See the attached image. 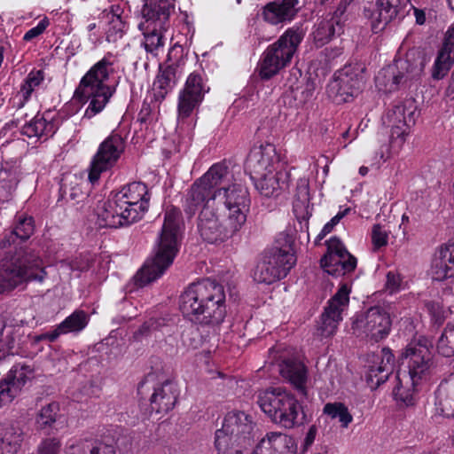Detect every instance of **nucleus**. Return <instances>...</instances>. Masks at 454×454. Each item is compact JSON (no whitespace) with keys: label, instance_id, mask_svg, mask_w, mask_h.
<instances>
[{"label":"nucleus","instance_id":"nucleus-1","mask_svg":"<svg viewBox=\"0 0 454 454\" xmlns=\"http://www.w3.org/2000/svg\"><path fill=\"white\" fill-rule=\"evenodd\" d=\"M224 163L213 164L188 189L183 208L188 218L200 210L197 231L209 244L223 243L236 236L247 223L251 199L247 187L232 181Z\"/></svg>","mask_w":454,"mask_h":454},{"label":"nucleus","instance_id":"nucleus-2","mask_svg":"<svg viewBox=\"0 0 454 454\" xmlns=\"http://www.w3.org/2000/svg\"><path fill=\"white\" fill-rule=\"evenodd\" d=\"M35 230V219L27 212H17L11 231L0 236V294L12 292L32 280L43 281L46 276L40 255L22 244Z\"/></svg>","mask_w":454,"mask_h":454},{"label":"nucleus","instance_id":"nucleus-3","mask_svg":"<svg viewBox=\"0 0 454 454\" xmlns=\"http://www.w3.org/2000/svg\"><path fill=\"white\" fill-rule=\"evenodd\" d=\"M223 285L205 278L192 282L182 293L180 310L185 317L208 326L213 332L223 322L227 310Z\"/></svg>","mask_w":454,"mask_h":454},{"label":"nucleus","instance_id":"nucleus-4","mask_svg":"<svg viewBox=\"0 0 454 454\" xmlns=\"http://www.w3.org/2000/svg\"><path fill=\"white\" fill-rule=\"evenodd\" d=\"M119 62L118 54L107 51L81 78L73 99L81 106L88 103L82 119L90 120L102 113L115 94L117 84L106 82L118 71Z\"/></svg>","mask_w":454,"mask_h":454},{"label":"nucleus","instance_id":"nucleus-5","mask_svg":"<svg viewBox=\"0 0 454 454\" xmlns=\"http://www.w3.org/2000/svg\"><path fill=\"white\" fill-rule=\"evenodd\" d=\"M182 212L176 207L168 208L161 230L155 240L153 256L135 275L136 285L143 287L158 278L173 264L182 241Z\"/></svg>","mask_w":454,"mask_h":454},{"label":"nucleus","instance_id":"nucleus-6","mask_svg":"<svg viewBox=\"0 0 454 454\" xmlns=\"http://www.w3.org/2000/svg\"><path fill=\"white\" fill-rule=\"evenodd\" d=\"M151 194L142 182H133L112 193L97 207L98 225L101 228H119L140 220L149 208Z\"/></svg>","mask_w":454,"mask_h":454},{"label":"nucleus","instance_id":"nucleus-7","mask_svg":"<svg viewBox=\"0 0 454 454\" xmlns=\"http://www.w3.org/2000/svg\"><path fill=\"white\" fill-rule=\"evenodd\" d=\"M428 342L427 338L420 337L410 342L400 356L401 367L396 374L397 383L393 395L406 405L413 404L416 387L431 373L434 356Z\"/></svg>","mask_w":454,"mask_h":454},{"label":"nucleus","instance_id":"nucleus-8","mask_svg":"<svg viewBox=\"0 0 454 454\" xmlns=\"http://www.w3.org/2000/svg\"><path fill=\"white\" fill-rule=\"evenodd\" d=\"M305 36L301 25L288 27L278 39L267 46L257 63V73L268 81L288 67Z\"/></svg>","mask_w":454,"mask_h":454},{"label":"nucleus","instance_id":"nucleus-9","mask_svg":"<svg viewBox=\"0 0 454 454\" xmlns=\"http://www.w3.org/2000/svg\"><path fill=\"white\" fill-rule=\"evenodd\" d=\"M261 410L275 424L293 428L303 424L302 406L294 394L281 387H269L257 395Z\"/></svg>","mask_w":454,"mask_h":454},{"label":"nucleus","instance_id":"nucleus-10","mask_svg":"<svg viewBox=\"0 0 454 454\" xmlns=\"http://www.w3.org/2000/svg\"><path fill=\"white\" fill-rule=\"evenodd\" d=\"M295 263L293 241L285 235L283 244L279 238L271 248L264 251L263 257L254 272V279L258 283L273 284L286 278Z\"/></svg>","mask_w":454,"mask_h":454},{"label":"nucleus","instance_id":"nucleus-11","mask_svg":"<svg viewBox=\"0 0 454 454\" xmlns=\"http://www.w3.org/2000/svg\"><path fill=\"white\" fill-rule=\"evenodd\" d=\"M209 91L208 78L204 69L200 68L189 74L177 96L178 122L184 123L196 114Z\"/></svg>","mask_w":454,"mask_h":454},{"label":"nucleus","instance_id":"nucleus-12","mask_svg":"<svg viewBox=\"0 0 454 454\" xmlns=\"http://www.w3.org/2000/svg\"><path fill=\"white\" fill-rule=\"evenodd\" d=\"M126 149V137L120 131L113 130L98 145L89 166L88 179L97 184L102 174L111 172Z\"/></svg>","mask_w":454,"mask_h":454},{"label":"nucleus","instance_id":"nucleus-13","mask_svg":"<svg viewBox=\"0 0 454 454\" xmlns=\"http://www.w3.org/2000/svg\"><path fill=\"white\" fill-rule=\"evenodd\" d=\"M391 326L389 313L382 307L373 306L353 317L351 331L358 338L379 342L389 335Z\"/></svg>","mask_w":454,"mask_h":454},{"label":"nucleus","instance_id":"nucleus-14","mask_svg":"<svg viewBox=\"0 0 454 454\" xmlns=\"http://www.w3.org/2000/svg\"><path fill=\"white\" fill-rule=\"evenodd\" d=\"M364 67L360 63H348L334 73L327 91L337 104L353 101L362 90Z\"/></svg>","mask_w":454,"mask_h":454},{"label":"nucleus","instance_id":"nucleus-15","mask_svg":"<svg viewBox=\"0 0 454 454\" xmlns=\"http://www.w3.org/2000/svg\"><path fill=\"white\" fill-rule=\"evenodd\" d=\"M326 253L320 259V266L327 274L338 278L353 272L357 266V259L346 248L337 236L325 241Z\"/></svg>","mask_w":454,"mask_h":454},{"label":"nucleus","instance_id":"nucleus-16","mask_svg":"<svg viewBox=\"0 0 454 454\" xmlns=\"http://www.w3.org/2000/svg\"><path fill=\"white\" fill-rule=\"evenodd\" d=\"M417 105L413 98H407L395 105L387 114V121L390 126L389 140L391 144L403 145L411 128L415 124L417 117Z\"/></svg>","mask_w":454,"mask_h":454},{"label":"nucleus","instance_id":"nucleus-17","mask_svg":"<svg viewBox=\"0 0 454 454\" xmlns=\"http://www.w3.org/2000/svg\"><path fill=\"white\" fill-rule=\"evenodd\" d=\"M351 286L348 282H341L335 294L332 296L321 314L319 326L322 337L333 336L339 324L342 321V312L349 302Z\"/></svg>","mask_w":454,"mask_h":454},{"label":"nucleus","instance_id":"nucleus-18","mask_svg":"<svg viewBox=\"0 0 454 454\" xmlns=\"http://www.w3.org/2000/svg\"><path fill=\"white\" fill-rule=\"evenodd\" d=\"M67 116L60 111L48 109L37 113L21 129V133L29 138L37 137L43 141L52 137L66 121Z\"/></svg>","mask_w":454,"mask_h":454},{"label":"nucleus","instance_id":"nucleus-19","mask_svg":"<svg viewBox=\"0 0 454 454\" xmlns=\"http://www.w3.org/2000/svg\"><path fill=\"white\" fill-rule=\"evenodd\" d=\"M279 164V157L272 144L254 146L246 160L245 171L248 172L250 178H257L260 176L276 171V165Z\"/></svg>","mask_w":454,"mask_h":454},{"label":"nucleus","instance_id":"nucleus-20","mask_svg":"<svg viewBox=\"0 0 454 454\" xmlns=\"http://www.w3.org/2000/svg\"><path fill=\"white\" fill-rule=\"evenodd\" d=\"M411 0H377L375 6L364 8V15L371 20V29L374 34L382 31L411 4Z\"/></svg>","mask_w":454,"mask_h":454},{"label":"nucleus","instance_id":"nucleus-21","mask_svg":"<svg viewBox=\"0 0 454 454\" xmlns=\"http://www.w3.org/2000/svg\"><path fill=\"white\" fill-rule=\"evenodd\" d=\"M394 363L395 356L389 348L368 355L365 378L371 388H377L388 379Z\"/></svg>","mask_w":454,"mask_h":454},{"label":"nucleus","instance_id":"nucleus-22","mask_svg":"<svg viewBox=\"0 0 454 454\" xmlns=\"http://www.w3.org/2000/svg\"><path fill=\"white\" fill-rule=\"evenodd\" d=\"M254 427L251 415L242 411L233 410L226 413L220 429L231 433L243 442L253 443Z\"/></svg>","mask_w":454,"mask_h":454},{"label":"nucleus","instance_id":"nucleus-23","mask_svg":"<svg viewBox=\"0 0 454 454\" xmlns=\"http://www.w3.org/2000/svg\"><path fill=\"white\" fill-rule=\"evenodd\" d=\"M433 278L444 282V289L454 295V245L441 247L433 262Z\"/></svg>","mask_w":454,"mask_h":454},{"label":"nucleus","instance_id":"nucleus-24","mask_svg":"<svg viewBox=\"0 0 454 454\" xmlns=\"http://www.w3.org/2000/svg\"><path fill=\"white\" fill-rule=\"evenodd\" d=\"M168 0H145L142 8V21L138 27L168 28L170 9Z\"/></svg>","mask_w":454,"mask_h":454},{"label":"nucleus","instance_id":"nucleus-25","mask_svg":"<svg viewBox=\"0 0 454 454\" xmlns=\"http://www.w3.org/2000/svg\"><path fill=\"white\" fill-rule=\"evenodd\" d=\"M299 0H275L262 8V20L270 25L292 21L299 12Z\"/></svg>","mask_w":454,"mask_h":454},{"label":"nucleus","instance_id":"nucleus-26","mask_svg":"<svg viewBox=\"0 0 454 454\" xmlns=\"http://www.w3.org/2000/svg\"><path fill=\"white\" fill-rule=\"evenodd\" d=\"M295 440L286 434L270 432L256 445L251 454H296Z\"/></svg>","mask_w":454,"mask_h":454},{"label":"nucleus","instance_id":"nucleus-27","mask_svg":"<svg viewBox=\"0 0 454 454\" xmlns=\"http://www.w3.org/2000/svg\"><path fill=\"white\" fill-rule=\"evenodd\" d=\"M179 389L176 382L167 380L157 384L150 397L152 411L156 413H168L173 410L177 403Z\"/></svg>","mask_w":454,"mask_h":454},{"label":"nucleus","instance_id":"nucleus-28","mask_svg":"<svg viewBox=\"0 0 454 454\" xmlns=\"http://www.w3.org/2000/svg\"><path fill=\"white\" fill-rule=\"evenodd\" d=\"M454 63V23L447 29L442 46L438 51L434 60L432 77L435 80L442 79Z\"/></svg>","mask_w":454,"mask_h":454},{"label":"nucleus","instance_id":"nucleus-29","mask_svg":"<svg viewBox=\"0 0 454 454\" xmlns=\"http://www.w3.org/2000/svg\"><path fill=\"white\" fill-rule=\"evenodd\" d=\"M66 422L65 415L60 412V405L56 401L43 405L35 418L37 429L45 434H53L63 428Z\"/></svg>","mask_w":454,"mask_h":454},{"label":"nucleus","instance_id":"nucleus-30","mask_svg":"<svg viewBox=\"0 0 454 454\" xmlns=\"http://www.w3.org/2000/svg\"><path fill=\"white\" fill-rule=\"evenodd\" d=\"M181 70L170 65L160 64L153 83V99L161 103L177 84Z\"/></svg>","mask_w":454,"mask_h":454},{"label":"nucleus","instance_id":"nucleus-31","mask_svg":"<svg viewBox=\"0 0 454 454\" xmlns=\"http://www.w3.org/2000/svg\"><path fill=\"white\" fill-rule=\"evenodd\" d=\"M24 440V431L19 423L0 426V454H16Z\"/></svg>","mask_w":454,"mask_h":454},{"label":"nucleus","instance_id":"nucleus-32","mask_svg":"<svg viewBox=\"0 0 454 454\" xmlns=\"http://www.w3.org/2000/svg\"><path fill=\"white\" fill-rule=\"evenodd\" d=\"M281 375L302 394H306L307 367L295 359H286L280 366Z\"/></svg>","mask_w":454,"mask_h":454},{"label":"nucleus","instance_id":"nucleus-33","mask_svg":"<svg viewBox=\"0 0 454 454\" xmlns=\"http://www.w3.org/2000/svg\"><path fill=\"white\" fill-rule=\"evenodd\" d=\"M45 74L43 69L33 68L20 84V91L17 94L18 101L13 100L12 106L20 109L31 98L33 92L44 81Z\"/></svg>","mask_w":454,"mask_h":454},{"label":"nucleus","instance_id":"nucleus-34","mask_svg":"<svg viewBox=\"0 0 454 454\" xmlns=\"http://www.w3.org/2000/svg\"><path fill=\"white\" fill-rule=\"evenodd\" d=\"M67 454H116L114 440H84L68 447Z\"/></svg>","mask_w":454,"mask_h":454},{"label":"nucleus","instance_id":"nucleus-35","mask_svg":"<svg viewBox=\"0 0 454 454\" xmlns=\"http://www.w3.org/2000/svg\"><path fill=\"white\" fill-rule=\"evenodd\" d=\"M251 442H243L231 433L217 429L215 434V448L217 454H243L251 446Z\"/></svg>","mask_w":454,"mask_h":454},{"label":"nucleus","instance_id":"nucleus-36","mask_svg":"<svg viewBox=\"0 0 454 454\" xmlns=\"http://www.w3.org/2000/svg\"><path fill=\"white\" fill-rule=\"evenodd\" d=\"M344 33V28L333 19H324L317 25L313 35L317 46L322 47Z\"/></svg>","mask_w":454,"mask_h":454},{"label":"nucleus","instance_id":"nucleus-37","mask_svg":"<svg viewBox=\"0 0 454 454\" xmlns=\"http://www.w3.org/2000/svg\"><path fill=\"white\" fill-rule=\"evenodd\" d=\"M309 203V184L301 181L297 185L295 200L293 204V211L296 219L301 223L304 222L306 225L309 223V213L308 207Z\"/></svg>","mask_w":454,"mask_h":454},{"label":"nucleus","instance_id":"nucleus-38","mask_svg":"<svg viewBox=\"0 0 454 454\" xmlns=\"http://www.w3.org/2000/svg\"><path fill=\"white\" fill-rule=\"evenodd\" d=\"M283 173L280 171L270 172V174L262 175L257 178H253L254 186L261 195L265 197L277 196L282 189L280 179Z\"/></svg>","mask_w":454,"mask_h":454},{"label":"nucleus","instance_id":"nucleus-39","mask_svg":"<svg viewBox=\"0 0 454 454\" xmlns=\"http://www.w3.org/2000/svg\"><path fill=\"white\" fill-rule=\"evenodd\" d=\"M144 35L143 45L147 53L157 57L165 45L164 32L167 28L139 27Z\"/></svg>","mask_w":454,"mask_h":454},{"label":"nucleus","instance_id":"nucleus-40","mask_svg":"<svg viewBox=\"0 0 454 454\" xmlns=\"http://www.w3.org/2000/svg\"><path fill=\"white\" fill-rule=\"evenodd\" d=\"M34 378V368L27 364L16 363L8 372L5 380L20 392L26 383Z\"/></svg>","mask_w":454,"mask_h":454},{"label":"nucleus","instance_id":"nucleus-41","mask_svg":"<svg viewBox=\"0 0 454 454\" xmlns=\"http://www.w3.org/2000/svg\"><path fill=\"white\" fill-rule=\"evenodd\" d=\"M315 89V82L308 78L304 84L297 86L295 89L292 88L290 94L286 95V98H289L288 104L291 106L300 108L312 98Z\"/></svg>","mask_w":454,"mask_h":454},{"label":"nucleus","instance_id":"nucleus-42","mask_svg":"<svg viewBox=\"0 0 454 454\" xmlns=\"http://www.w3.org/2000/svg\"><path fill=\"white\" fill-rule=\"evenodd\" d=\"M89 321V316L84 310L75 309L59 324V329L62 331L64 334L79 333L88 325Z\"/></svg>","mask_w":454,"mask_h":454},{"label":"nucleus","instance_id":"nucleus-43","mask_svg":"<svg viewBox=\"0 0 454 454\" xmlns=\"http://www.w3.org/2000/svg\"><path fill=\"white\" fill-rule=\"evenodd\" d=\"M323 413L332 419H338L341 427L347 428L353 421V416L348 407L340 402L327 403L323 408Z\"/></svg>","mask_w":454,"mask_h":454},{"label":"nucleus","instance_id":"nucleus-44","mask_svg":"<svg viewBox=\"0 0 454 454\" xmlns=\"http://www.w3.org/2000/svg\"><path fill=\"white\" fill-rule=\"evenodd\" d=\"M437 351L443 356H454V323H448L442 331L438 341Z\"/></svg>","mask_w":454,"mask_h":454},{"label":"nucleus","instance_id":"nucleus-45","mask_svg":"<svg viewBox=\"0 0 454 454\" xmlns=\"http://www.w3.org/2000/svg\"><path fill=\"white\" fill-rule=\"evenodd\" d=\"M101 389L92 380H86L82 383L81 387L73 394L74 399L78 403L87 402L92 397H98Z\"/></svg>","mask_w":454,"mask_h":454},{"label":"nucleus","instance_id":"nucleus-46","mask_svg":"<svg viewBox=\"0 0 454 454\" xmlns=\"http://www.w3.org/2000/svg\"><path fill=\"white\" fill-rule=\"evenodd\" d=\"M419 65H420L419 67H418L416 66V67H411V69H410L409 68L410 67L409 60L406 59L405 61H403L401 64V68H405L406 73L398 71L396 74H394L393 84L395 86H398L400 84L406 83L409 80H412L415 76H418L423 69V66H424L423 60L420 61Z\"/></svg>","mask_w":454,"mask_h":454},{"label":"nucleus","instance_id":"nucleus-47","mask_svg":"<svg viewBox=\"0 0 454 454\" xmlns=\"http://www.w3.org/2000/svg\"><path fill=\"white\" fill-rule=\"evenodd\" d=\"M185 63L184 49L179 43H175L168 51L167 59L164 65H170L177 70L182 71V67Z\"/></svg>","mask_w":454,"mask_h":454},{"label":"nucleus","instance_id":"nucleus-48","mask_svg":"<svg viewBox=\"0 0 454 454\" xmlns=\"http://www.w3.org/2000/svg\"><path fill=\"white\" fill-rule=\"evenodd\" d=\"M20 392L4 378L0 380V408L11 403Z\"/></svg>","mask_w":454,"mask_h":454},{"label":"nucleus","instance_id":"nucleus-49","mask_svg":"<svg viewBox=\"0 0 454 454\" xmlns=\"http://www.w3.org/2000/svg\"><path fill=\"white\" fill-rule=\"evenodd\" d=\"M426 308L432 321L438 325H441L445 319V309L441 302L436 301H430L426 303Z\"/></svg>","mask_w":454,"mask_h":454},{"label":"nucleus","instance_id":"nucleus-50","mask_svg":"<svg viewBox=\"0 0 454 454\" xmlns=\"http://www.w3.org/2000/svg\"><path fill=\"white\" fill-rule=\"evenodd\" d=\"M354 0H340L338 4L335 11L331 16L334 21H338V24L340 25L343 28L345 27L346 21L348 20V9Z\"/></svg>","mask_w":454,"mask_h":454},{"label":"nucleus","instance_id":"nucleus-51","mask_svg":"<svg viewBox=\"0 0 454 454\" xmlns=\"http://www.w3.org/2000/svg\"><path fill=\"white\" fill-rule=\"evenodd\" d=\"M388 242V234L380 224H374L372 230V243L374 250L386 247Z\"/></svg>","mask_w":454,"mask_h":454},{"label":"nucleus","instance_id":"nucleus-52","mask_svg":"<svg viewBox=\"0 0 454 454\" xmlns=\"http://www.w3.org/2000/svg\"><path fill=\"white\" fill-rule=\"evenodd\" d=\"M436 409L445 418H454V398L449 395L441 397L436 403Z\"/></svg>","mask_w":454,"mask_h":454},{"label":"nucleus","instance_id":"nucleus-53","mask_svg":"<svg viewBox=\"0 0 454 454\" xmlns=\"http://www.w3.org/2000/svg\"><path fill=\"white\" fill-rule=\"evenodd\" d=\"M69 267L73 271H87L90 268V259L88 254H79L71 259Z\"/></svg>","mask_w":454,"mask_h":454},{"label":"nucleus","instance_id":"nucleus-54","mask_svg":"<svg viewBox=\"0 0 454 454\" xmlns=\"http://www.w3.org/2000/svg\"><path fill=\"white\" fill-rule=\"evenodd\" d=\"M49 24V19L47 17H44L37 23L35 27L30 28L25 33V35H23V40L25 42H30L33 39L36 38L45 31Z\"/></svg>","mask_w":454,"mask_h":454},{"label":"nucleus","instance_id":"nucleus-55","mask_svg":"<svg viewBox=\"0 0 454 454\" xmlns=\"http://www.w3.org/2000/svg\"><path fill=\"white\" fill-rule=\"evenodd\" d=\"M159 326L158 321L156 319L151 318L148 321H145L140 327L134 333V338L137 340H140L142 337L148 336L152 333V332L157 330Z\"/></svg>","mask_w":454,"mask_h":454},{"label":"nucleus","instance_id":"nucleus-56","mask_svg":"<svg viewBox=\"0 0 454 454\" xmlns=\"http://www.w3.org/2000/svg\"><path fill=\"white\" fill-rule=\"evenodd\" d=\"M125 27V23L122 21L121 18L117 19H109V28L107 31V38L114 35L115 36L121 37L123 34V30Z\"/></svg>","mask_w":454,"mask_h":454},{"label":"nucleus","instance_id":"nucleus-57","mask_svg":"<svg viewBox=\"0 0 454 454\" xmlns=\"http://www.w3.org/2000/svg\"><path fill=\"white\" fill-rule=\"evenodd\" d=\"M386 278V288L391 294L397 292L400 288L402 282L400 275L394 271H388Z\"/></svg>","mask_w":454,"mask_h":454},{"label":"nucleus","instance_id":"nucleus-58","mask_svg":"<svg viewBox=\"0 0 454 454\" xmlns=\"http://www.w3.org/2000/svg\"><path fill=\"white\" fill-rule=\"evenodd\" d=\"M153 101H155L153 99V96L152 97L150 102L147 101V98L143 101L142 107L137 114V121L140 123H146L150 120L151 114L153 113V107L151 106Z\"/></svg>","mask_w":454,"mask_h":454},{"label":"nucleus","instance_id":"nucleus-59","mask_svg":"<svg viewBox=\"0 0 454 454\" xmlns=\"http://www.w3.org/2000/svg\"><path fill=\"white\" fill-rule=\"evenodd\" d=\"M64 334L62 331H59V325L55 326L54 329L48 331L46 333H41L39 335H36L35 340V341H43V340H48L49 342H54L58 340V338Z\"/></svg>","mask_w":454,"mask_h":454},{"label":"nucleus","instance_id":"nucleus-60","mask_svg":"<svg viewBox=\"0 0 454 454\" xmlns=\"http://www.w3.org/2000/svg\"><path fill=\"white\" fill-rule=\"evenodd\" d=\"M317 433V428L315 425H312L311 427H309V428L306 434L305 439H304V447L305 448H308L314 442Z\"/></svg>","mask_w":454,"mask_h":454},{"label":"nucleus","instance_id":"nucleus-61","mask_svg":"<svg viewBox=\"0 0 454 454\" xmlns=\"http://www.w3.org/2000/svg\"><path fill=\"white\" fill-rule=\"evenodd\" d=\"M17 185V184H15ZM16 186H9L8 192L4 194V186H0V204L4 203L5 201H9L12 198V193L15 191Z\"/></svg>","mask_w":454,"mask_h":454},{"label":"nucleus","instance_id":"nucleus-62","mask_svg":"<svg viewBox=\"0 0 454 454\" xmlns=\"http://www.w3.org/2000/svg\"><path fill=\"white\" fill-rule=\"evenodd\" d=\"M104 12H106L107 19H117L121 18L122 10L120 5H112L110 10H105Z\"/></svg>","mask_w":454,"mask_h":454},{"label":"nucleus","instance_id":"nucleus-63","mask_svg":"<svg viewBox=\"0 0 454 454\" xmlns=\"http://www.w3.org/2000/svg\"><path fill=\"white\" fill-rule=\"evenodd\" d=\"M413 9V14L415 16L416 23L418 25H424L426 22V12L422 9H419L413 5H411Z\"/></svg>","mask_w":454,"mask_h":454},{"label":"nucleus","instance_id":"nucleus-64","mask_svg":"<svg viewBox=\"0 0 454 454\" xmlns=\"http://www.w3.org/2000/svg\"><path fill=\"white\" fill-rule=\"evenodd\" d=\"M339 223L337 220H335L334 217H333L329 222H327L324 226L323 229H325V231L332 232L334 226H336Z\"/></svg>","mask_w":454,"mask_h":454}]
</instances>
